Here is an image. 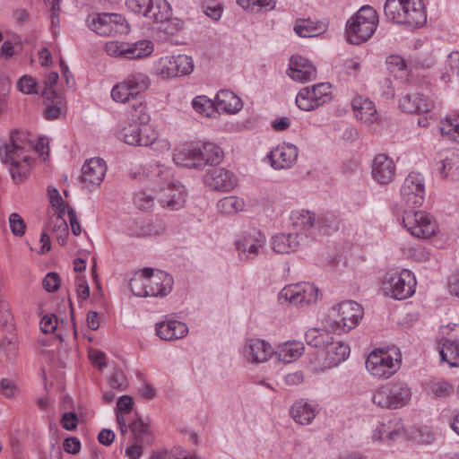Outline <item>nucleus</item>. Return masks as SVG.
<instances>
[{"label":"nucleus","instance_id":"nucleus-49","mask_svg":"<svg viewBox=\"0 0 459 459\" xmlns=\"http://www.w3.org/2000/svg\"><path fill=\"white\" fill-rule=\"evenodd\" d=\"M155 195H152L145 191H139L135 193L134 197V203L135 206L143 211L150 210L154 204Z\"/></svg>","mask_w":459,"mask_h":459},{"label":"nucleus","instance_id":"nucleus-35","mask_svg":"<svg viewBox=\"0 0 459 459\" xmlns=\"http://www.w3.org/2000/svg\"><path fill=\"white\" fill-rule=\"evenodd\" d=\"M325 30V26L323 22L309 19H298L294 26V31L301 38L316 37Z\"/></svg>","mask_w":459,"mask_h":459},{"label":"nucleus","instance_id":"nucleus-7","mask_svg":"<svg viewBox=\"0 0 459 459\" xmlns=\"http://www.w3.org/2000/svg\"><path fill=\"white\" fill-rule=\"evenodd\" d=\"M362 316V307L355 301L346 300L329 310L326 321L335 332H349L359 325Z\"/></svg>","mask_w":459,"mask_h":459},{"label":"nucleus","instance_id":"nucleus-51","mask_svg":"<svg viewBox=\"0 0 459 459\" xmlns=\"http://www.w3.org/2000/svg\"><path fill=\"white\" fill-rule=\"evenodd\" d=\"M48 197L51 204L55 207L54 214H65L67 204L63 200L56 188H48Z\"/></svg>","mask_w":459,"mask_h":459},{"label":"nucleus","instance_id":"nucleus-37","mask_svg":"<svg viewBox=\"0 0 459 459\" xmlns=\"http://www.w3.org/2000/svg\"><path fill=\"white\" fill-rule=\"evenodd\" d=\"M290 221L294 230L304 231L311 229L316 222V214L307 210L294 211L290 214Z\"/></svg>","mask_w":459,"mask_h":459},{"label":"nucleus","instance_id":"nucleus-27","mask_svg":"<svg viewBox=\"0 0 459 459\" xmlns=\"http://www.w3.org/2000/svg\"><path fill=\"white\" fill-rule=\"evenodd\" d=\"M325 362L329 367L337 366L344 361L350 354V347L339 337L332 336V340L325 347Z\"/></svg>","mask_w":459,"mask_h":459},{"label":"nucleus","instance_id":"nucleus-36","mask_svg":"<svg viewBox=\"0 0 459 459\" xmlns=\"http://www.w3.org/2000/svg\"><path fill=\"white\" fill-rule=\"evenodd\" d=\"M304 351V344L300 342H286L275 351L278 359L285 363L298 359Z\"/></svg>","mask_w":459,"mask_h":459},{"label":"nucleus","instance_id":"nucleus-32","mask_svg":"<svg viewBox=\"0 0 459 459\" xmlns=\"http://www.w3.org/2000/svg\"><path fill=\"white\" fill-rule=\"evenodd\" d=\"M217 109L234 114L242 108L241 100L232 91L221 90L216 94Z\"/></svg>","mask_w":459,"mask_h":459},{"label":"nucleus","instance_id":"nucleus-5","mask_svg":"<svg viewBox=\"0 0 459 459\" xmlns=\"http://www.w3.org/2000/svg\"><path fill=\"white\" fill-rule=\"evenodd\" d=\"M377 23V11L369 5L362 6L347 22L348 40L355 45L368 40L375 32Z\"/></svg>","mask_w":459,"mask_h":459},{"label":"nucleus","instance_id":"nucleus-40","mask_svg":"<svg viewBox=\"0 0 459 459\" xmlns=\"http://www.w3.org/2000/svg\"><path fill=\"white\" fill-rule=\"evenodd\" d=\"M440 132L447 140L459 143V115H450L442 120Z\"/></svg>","mask_w":459,"mask_h":459},{"label":"nucleus","instance_id":"nucleus-60","mask_svg":"<svg viewBox=\"0 0 459 459\" xmlns=\"http://www.w3.org/2000/svg\"><path fill=\"white\" fill-rule=\"evenodd\" d=\"M1 394L6 398H13L17 393L15 383L9 378H3L0 381Z\"/></svg>","mask_w":459,"mask_h":459},{"label":"nucleus","instance_id":"nucleus-61","mask_svg":"<svg viewBox=\"0 0 459 459\" xmlns=\"http://www.w3.org/2000/svg\"><path fill=\"white\" fill-rule=\"evenodd\" d=\"M392 428V420H388L386 423L380 422L375 429L373 432V439L375 440H384L385 437L387 439L388 430Z\"/></svg>","mask_w":459,"mask_h":459},{"label":"nucleus","instance_id":"nucleus-47","mask_svg":"<svg viewBox=\"0 0 459 459\" xmlns=\"http://www.w3.org/2000/svg\"><path fill=\"white\" fill-rule=\"evenodd\" d=\"M386 64L391 73L395 76L403 77L407 75V64L405 60L397 55H392L387 57Z\"/></svg>","mask_w":459,"mask_h":459},{"label":"nucleus","instance_id":"nucleus-45","mask_svg":"<svg viewBox=\"0 0 459 459\" xmlns=\"http://www.w3.org/2000/svg\"><path fill=\"white\" fill-rule=\"evenodd\" d=\"M132 433L140 443L150 444L152 441V437L149 430V425L144 423L142 419L137 418L129 425Z\"/></svg>","mask_w":459,"mask_h":459},{"label":"nucleus","instance_id":"nucleus-15","mask_svg":"<svg viewBox=\"0 0 459 459\" xmlns=\"http://www.w3.org/2000/svg\"><path fill=\"white\" fill-rule=\"evenodd\" d=\"M266 238L264 233L257 229L244 231L235 241L238 257L241 261L255 259L265 246Z\"/></svg>","mask_w":459,"mask_h":459},{"label":"nucleus","instance_id":"nucleus-59","mask_svg":"<svg viewBox=\"0 0 459 459\" xmlns=\"http://www.w3.org/2000/svg\"><path fill=\"white\" fill-rule=\"evenodd\" d=\"M43 287L48 292L56 291L60 285V279L57 273H48L43 279Z\"/></svg>","mask_w":459,"mask_h":459},{"label":"nucleus","instance_id":"nucleus-21","mask_svg":"<svg viewBox=\"0 0 459 459\" xmlns=\"http://www.w3.org/2000/svg\"><path fill=\"white\" fill-rule=\"evenodd\" d=\"M396 167L394 160L386 154H377L372 162L371 175L380 185H387L395 177Z\"/></svg>","mask_w":459,"mask_h":459},{"label":"nucleus","instance_id":"nucleus-57","mask_svg":"<svg viewBox=\"0 0 459 459\" xmlns=\"http://www.w3.org/2000/svg\"><path fill=\"white\" fill-rule=\"evenodd\" d=\"M57 326V318L56 315H46L40 321L41 331L45 333H54Z\"/></svg>","mask_w":459,"mask_h":459},{"label":"nucleus","instance_id":"nucleus-50","mask_svg":"<svg viewBox=\"0 0 459 459\" xmlns=\"http://www.w3.org/2000/svg\"><path fill=\"white\" fill-rule=\"evenodd\" d=\"M193 108L194 109L204 116V117H211L212 114L214 112L213 110V103L210 100H206L203 97H197L193 100Z\"/></svg>","mask_w":459,"mask_h":459},{"label":"nucleus","instance_id":"nucleus-26","mask_svg":"<svg viewBox=\"0 0 459 459\" xmlns=\"http://www.w3.org/2000/svg\"><path fill=\"white\" fill-rule=\"evenodd\" d=\"M434 102L418 92L408 93L399 101L402 110L408 113H429L434 108Z\"/></svg>","mask_w":459,"mask_h":459},{"label":"nucleus","instance_id":"nucleus-6","mask_svg":"<svg viewBox=\"0 0 459 459\" xmlns=\"http://www.w3.org/2000/svg\"><path fill=\"white\" fill-rule=\"evenodd\" d=\"M411 397V392L406 384L389 382L373 391L371 401L381 409L395 410L406 405Z\"/></svg>","mask_w":459,"mask_h":459},{"label":"nucleus","instance_id":"nucleus-39","mask_svg":"<svg viewBox=\"0 0 459 459\" xmlns=\"http://www.w3.org/2000/svg\"><path fill=\"white\" fill-rule=\"evenodd\" d=\"M127 59H142L149 56L154 49L153 43L149 39H141L127 45Z\"/></svg>","mask_w":459,"mask_h":459},{"label":"nucleus","instance_id":"nucleus-12","mask_svg":"<svg viewBox=\"0 0 459 459\" xmlns=\"http://www.w3.org/2000/svg\"><path fill=\"white\" fill-rule=\"evenodd\" d=\"M318 298V289L309 282H299L285 286L278 294L281 304L288 303L296 307L315 304Z\"/></svg>","mask_w":459,"mask_h":459},{"label":"nucleus","instance_id":"nucleus-44","mask_svg":"<svg viewBox=\"0 0 459 459\" xmlns=\"http://www.w3.org/2000/svg\"><path fill=\"white\" fill-rule=\"evenodd\" d=\"M130 289L137 297H149L147 289V268L136 273L130 280Z\"/></svg>","mask_w":459,"mask_h":459},{"label":"nucleus","instance_id":"nucleus-23","mask_svg":"<svg viewBox=\"0 0 459 459\" xmlns=\"http://www.w3.org/2000/svg\"><path fill=\"white\" fill-rule=\"evenodd\" d=\"M107 167L100 158H91L82 168V181L87 188L98 186L103 181Z\"/></svg>","mask_w":459,"mask_h":459},{"label":"nucleus","instance_id":"nucleus-34","mask_svg":"<svg viewBox=\"0 0 459 459\" xmlns=\"http://www.w3.org/2000/svg\"><path fill=\"white\" fill-rule=\"evenodd\" d=\"M178 192H179L182 196V202L179 204H173L172 203L171 204L170 203L169 204L163 203L160 200V193L159 191H157L154 194H155L156 201L160 204L161 207L169 209L171 211H177V210L181 209L186 204L187 194H186L185 186L181 184V182H179V183L172 185L171 186L164 188V193L166 195H168L169 200H170V199L172 201L176 200L175 197H172V196H176V194Z\"/></svg>","mask_w":459,"mask_h":459},{"label":"nucleus","instance_id":"nucleus-53","mask_svg":"<svg viewBox=\"0 0 459 459\" xmlns=\"http://www.w3.org/2000/svg\"><path fill=\"white\" fill-rule=\"evenodd\" d=\"M442 174L445 177L451 176L453 178L459 176V156L454 155L452 159H446L442 161Z\"/></svg>","mask_w":459,"mask_h":459},{"label":"nucleus","instance_id":"nucleus-62","mask_svg":"<svg viewBox=\"0 0 459 459\" xmlns=\"http://www.w3.org/2000/svg\"><path fill=\"white\" fill-rule=\"evenodd\" d=\"M77 420L78 417L74 412H65L61 419L62 427L67 430H73L77 426Z\"/></svg>","mask_w":459,"mask_h":459},{"label":"nucleus","instance_id":"nucleus-55","mask_svg":"<svg viewBox=\"0 0 459 459\" xmlns=\"http://www.w3.org/2000/svg\"><path fill=\"white\" fill-rule=\"evenodd\" d=\"M404 436V427L401 420L392 419V428L388 430L387 440L394 441Z\"/></svg>","mask_w":459,"mask_h":459},{"label":"nucleus","instance_id":"nucleus-54","mask_svg":"<svg viewBox=\"0 0 459 459\" xmlns=\"http://www.w3.org/2000/svg\"><path fill=\"white\" fill-rule=\"evenodd\" d=\"M108 383L112 389L118 391H124L127 385L126 377L120 370L114 371L108 379Z\"/></svg>","mask_w":459,"mask_h":459},{"label":"nucleus","instance_id":"nucleus-3","mask_svg":"<svg viewBox=\"0 0 459 459\" xmlns=\"http://www.w3.org/2000/svg\"><path fill=\"white\" fill-rule=\"evenodd\" d=\"M384 12L389 21L410 29L419 28L427 22L421 0H386Z\"/></svg>","mask_w":459,"mask_h":459},{"label":"nucleus","instance_id":"nucleus-56","mask_svg":"<svg viewBox=\"0 0 459 459\" xmlns=\"http://www.w3.org/2000/svg\"><path fill=\"white\" fill-rule=\"evenodd\" d=\"M17 88L25 94L36 93V82L32 77L24 75L17 82Z\"/></svg>","mask_w":459,"mask_h":459},{"label":"nucleus","instance_id":"nucleus-63","mask_svg":"<svg viewBox=\"0 0 459 459\" xmlns=\"http://www.w3.org/2000/svg\"><path fill=\"white\" fill-rule=\"evenodd\" d=\"M63 447L65 452L74 455L80 451L81 443L77 437H71L65 439Z\"/></svg>","mask_w":459,"mask_h":459},{"label":"nucleus","instance_id":"nucleus-25","mask_svg":"<svg viewBox=\"0 0 459 459\" xmlns=\"http://www.w3.org/2000/svg\"><path fill=\"white\" fill-rule=\"evenodd\" d=\"M205 181L212 189L225 192L233 190L238 185L236 175L222 168L210 170L206 175Z\"/></svg>","mask_w":459,"mask_h":459},{"label":"nucleus","instance_id":"nucleus-16","mask_svg":"<svg viewBox=\"0 0 459 459\" xmlns=\"http://www.w3.org/2000/svg\"><path fill=\"white\" fill-rule=\"evenodd\" d=\"M331 84L321 82L301 89L297 97V106L305 111H311L331 100Z\"/></svg>","mask_w":459,"mask_h":459},{"label":"nucleus","instance_id":"nucleus-41","mask_svg":"<svg viewBox=\"0 0 459 459\" xmlns=\"http://www.w3.org/2000/svg\"><path fill=\"white\" fill-rule=\"evenodd\" d=\"M332 334L324 329L310 328L306 332L305 339L308 345L323 348L332 340Z\"/></svg>","mask_w":459,"mask_h":459},{"label":"nucleus","instance_id":"nucleus-18","mask_svg":"<svg viewBox=\"0 0 459 459\" xmlns=\"http://www.w3.org/2000/svg\"><path fill=\"white\" fill-rule=\"evenodd\" d=\"M401 197L408 209L420 207L425 198V184L420 173H410L401 187Z\"/></svg>","mask_w":459,"mask_h":459},{"label":"nucleus","instance_id":"nucleus-22","mask_svg":"<svg viewBox=\"0 0 459 459\" xmlns=\"http://www.w3.org/2000/svg\"><path fill=\"white\" fill-rule=\"evenodd\" d=\"M173 285L172 277L163 272H154L152 269L147 268V289L149 297H163L168 295Z\"/></svg>","mask_w":459,"mask_h":459},{"label":"nucleus","instance_id":"nucleus-64","mask_svg":"<svg viewBox=\"0 0 459 459\" xmlns=\"http://www.w3.org/2000/svg\"><path fill=\"white\" fill-rule=\"evenodd\" d=\"M449 69L459 75V51L451 52L446 60Z\"/></svg>","mask_w":459,"mask_h":459},{"label":"nucleus","instance_id":"nucleus-29","mask_svg":"<svg viewBox=\"0 0 459 459\" xmlns=\"http://www.w3.org/2000/svg\"><path fill=\"white\" fill-rule=\"evenodd\" d=\"M317 412V406L305 399L296 401L290 410L291 418L296 423L300 425L311 423Z\"/></svg>","mask_w":459,"mask_h":459},{"label":"nucleus","instance_id":"nucleus-48","mask_svg":"<svg viewBox=\"0 0 459 459\" xmlns=\"http://www.w3.org/2000/svg\"><path fill=\"white\" fill-rule=\"evenodd\" d=\"M128 42L108 41L105 45V50L108 56L127 59Z\"/></svg>","mask_w":459,"mask_h":459},{"label":"nucleus","instance_id":"nucleus-52","mask_svg":"<svg viewBox=\"0 0 459 459\" xmlns=\"http://www.w3.org/2000/svg\"><path fill=\"white\" fill-rule=\"evenodd\" d=\"M9 225L12 233L16 237H22L25 233L26 224L23 219L16 212H13L9 216Z\"/></svg>","mask_w":459,"mask_h":459},{"label":"nucleus","instance_id":"nucleus-30","mask_svg":"<svg viewBox=\"0 0 459 459\" xmlns=\"http://www.w3.org/2000/svg\"><path fill=\"white\" fill-rule=\"evenodd\" d=\"M352 108L358 120L366 125H371L377 120V111L374 103L361 96L352 100Z\"/></svg>","mask_w":459,"mask_h":459},{"label":"nucleus","instance_id":"nucleus-1","mask_svg":"<svg viewBox=\"0 0 459 459\" xmlns=\"http://www.w3.org/2000/svg\"><path fill=\"white\" fill-rule=\"evenodd\" d=\"M149 76L142 72L129 74L124 81L116 84L111 91V97L116 102L134 101L132 105V119L139 125L125 126L118 137L124 143L134 146H150L156 140L155 131L147 125L150 116L146 105L140 95L150 86Z\"/></svg>","mask_w":459,"mask_h":459},{"label":"nucleus","instance_id":"nucleus-43","mask_svg":"<svg viewBox=\"0 0 459 459\" xmlns=\"http://www.w3.org/2000/svg\"><path fill=\"white\" fill-rule=\"evenodd\" d=\"M65 214H54L50 218V226L51 230L56 234V238L59 244L64 245L65 243L66 238L69 234L68 225L66 223L65 219L64 218Z\"/></svg>","mask_w":459,"mask_h":459},{"label":"nucleus","instance_id":"nucleus-42","mask_svg":"<svg viewBox=\"0 0 459 459\" xmlns=\"http://www.w3.org/2000/svg\"><path fill=\"white\" fill-rule=\"evenodd\" d=\"M440 356L442 360L447 362L450 367L459 366V343L445 340L440 350Z\"/></svg>","mask_w":459,"mask_h":459},{"label":"nucleus","instance_id":"nucleus-58","mask_svg":"<svg viewBox=\"0 0 459 459\" xmlns=\"http://www.w3.org/2000/svg\"><path fill=\"white\" fill-rule=\"evenodd\" d=\"M0 351H3L8 359H13L17 355V343L15 340L4 339L2 342Z\"/></svg>","mask_w":459,"mask_h":459},{"label":"nucleus","instance_id":"nucleus-38","mask_svg":"<svg viewBox=\"0 0 459 459\" xmlns=\"http://www.w3.org/2000/svg\"><path fill=\"white\" fill-rule=\"evenodd\" d=\"M246 203L243 198L230 195L220 199L217 203V209L220 213L232 215L245 210Z\"/></svg>","mask_w":459,"mask_h":459},{"label":"nucleus","instance_id":"nucleus-46","mask_svg":"<svg viewBox=\"0 0 459 459\" xmlns=\"http://www.w3.org/2000/svg\"><path fill=\"white\" fill-rule=\"evenodd\" d=\"M453 385L446 380H434L428 385L429 393L437 398H446L453 393Z\"/></svg>","mask_w":459,"mask_h":459},{"label":"nucleus","instance_id":"nucleus-10","mask_svg":"<svg viewBox=\"0 0 459 459\" xmlns=\"http://www.w3.org/2000/svg\"><path fill=\"white\" fill-rule=\"evenodd\" d=\"M194 70L191 56L186 55L167 56L159 58L153 65L152 74L166 80L189 74Z\"/></svg>","mask_w":459,"mask_h":459},{"label":"nucleus","instance_id":"nucleus-17","mask_svg":"<svg viewBox=\"0 0 459 459\" xmlns=\"http://www.w3.org/2000/svg\"><path fill=\"white\" fill-rule=\"evenodd\" d=\"M126 5L133 12L156 22H163L171 15L169 4L166 0H127Z\"/></svg>","mask_w":459,"mask_h":459},{"label":"nucleus","instance_id":"nucleus-2","mask_svg":"<svg viewBox=\"0 0 459 459\" xmlns=\"http://www.w3.org/2000/svg\"><path fill=\"white\" fill-rule=\"evenodd\" d=\"M37 152L43 156L48 154V143L44 138L38 141L25 132H15L8 142L0 144V160L8 166L13 180L19 184L28 176L34 158L31 153Z\"/></svg>","mask_w":459,"mask_h":459},{"label":"nucleus","instance_id":"nucleus-11","mask_svg":"<svg viewBox=\"0 0 459 459\" xmlns=\"http://www.w3.org/2000/svg\"><path fill=\"white\" fill-rule=\"evenodd\" d=\"M403 227L414 237L428 238L437 232V224L433 216L424 211L406 209L403 214Z\"/></svg>","mask_w":459,"mask_h":459},{"label":"nucleus","instance_id":"nucleus-33","mask_svg":"<svg viewBox=\"0 0 459 459\" xmlns=\"http://www.w3.org/2000/svg\"><path fill=\"white\" fill-rule=\"evenodd\" d=\"M42 95L45 98L46 117L48 119L58 118L62 112V98L56 93L55 90L50 88L44 89Z\"/></svg>","mask_w":459,"mask_h":459},{"label":"nucleus","instance_id":"nucleus-13","mask_svg":"<svg viewBox=\"0 0 459 459\" xmlns=\"http://www.w3.org/2000/svg\"><path fill=\"white\" fill-rule=\"evenodd\" d=\"M88 26L99 35L127 33L128 24L123 15L115 13H96L87 19Z\"/></svg>","mask_w":459,"mask_h":459},{"label":"nucleus","instance_id":"nucleus-28","mask_svg":"<svg viewBox=\"0 0 459 459\" xmlns=\"http://www.w3.org/2000/svg\"><path fill=\"white\" fill-rule=\"evenodd\" d=\"M188 333L187 325L180 321L167 319L157 324L156 333L165 341H174L185 337Z\"/></svg>","mask_w":459,"mask_h":459},{"label":"nucleus","instance_id":"nucleus-9","mask_svg":"<svg viewBox=\"0 0 459 459\" xmlns=\"http://www.w3.org/2000/svg\"><path fill=\"white\" fill-rule=\"evenodd\" d=\"M146 177L152 191L154 193L157 191L160 193V200L163 203L171 204L172 200L168 199V195L164 193V188L180 182L175 176L174 169L164 164L156 163L151 166ZM174 197L176 200H173V204H179L182 202V196L179 192H178Z\"/></svg>","mask_w":459,"mask_h":459},{"label":"nucleus","instance_id":"nucleus-19","mask_svg":"<svg viewBox=\"0 0 459 459\" xmlns=\"http://www.w3.org/2000/svg\"><path fill=\"white\" fill-rule=\"evenodd\" d=\"M273 353L271 344L262 339L247 340L242 350L245 359L256 364L267 361Z\"/></svg>","mask_w":459,"mask_h":459},{"label":"nucleus","instance_id":"nucleus-4","mask_svg":"<svg viewBox=\"0 0 459 459\" xmlns=\"http://www.w3.org/2000/svg\"><path fill=\"white\" fill-rule=\"evenodd\" d=\"M223 159L222 150L212 143L189 145L173 156L175 164L189 169H203L218 165Z\"/></svg>","mask_w":459,"mask_h":459},{"label":"nucleus","instance_id":"nucleus-20","mask_svg":"<svg viewBox=\"0 0 459 459\" xmlns=\"http://www.w3.org/2000/svg\"><path fill=\"white\" fill-rule=\"evenodd\" d=\"M298 155V148L294 144L282 143L270 152L268 158L273 169H285L294 165Z\"/></svg>","mask_w":459,"mask_h":459},{"label":"nucleus","instance_id":"nucleus-8","mask_svg":"<svg viewBox=\"0 0 459 459\" xmlns=\"http://www.w3.org/2000/svg\"><path fill=\"white\" fill-rule=\"evenodd\" d=\"M416 280L411 271L392 270L385 273L382 290L385 296L395 299H405L415 291Z\"/></svg>","mask_w":459,"mask_h":459},{"label":"nucleus","instance_id":"nucleus-31","mask_svg":"<svg viewBox=\"0 0 459 459\" xmlns=\"http://www.w3.org/2000/svg\"><path fill=\"white\" fill-rule=\"evenodd\" d=\"M299 233H281L273 238L272 247L278 254H290L297 250L299 246Z\"/></svg>","mask_w":459,"mask_h":459},{"label":"nucleus","instance_id":"nucleus-14","mask_svg":"<svg viewBox=\"0 0 459 459\" xmlns=\"http://www.w3.org/2000/svg\"><path fill=\"white\" fill-rule=\"evenodd\" d=\"M366 368L375 377L388 378L398 369L399 360L394 359L389 351L379 349L369 353Z\"/></svg>","mask_w":459,"mask_h":459},{"label":"nucleus","instance_id":"nucleus-24","mask_svg":"<svg viewBox=\"0 0 459 459\" xmlns=\"http://www.w3.org/2000/svg\"><path fill=\"white\" fill-rule=\"evenodd\" d=\"M289 76L298 82L305 83L316 77V70L310 61L300 56H292L290 60Z\"/></svg>","mask_w":459,"mask_h":459}]
</instances>
